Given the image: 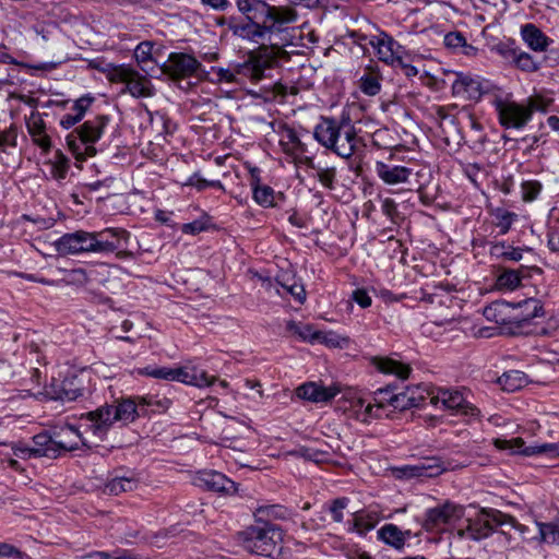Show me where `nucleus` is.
Here are the masks:
<instances>
[{"label":"nucleus","mask_w":559,"mask_h":559,"mask_svg":"<svg viewBox=\"0 0 559 559\" xmlns=\"http://www.w3.org/2000/svg\"><path fill=\"white\" fill-rule=\"evenodd\" d=\"M521 283V276L518 271L506 270L497 278V285L499 288H506L513 290Z\"/></svg>","instance_id":"43"},{"label":"nucleus","mask_w":559,"mask_h":559,"mask_svg":"<svg viewBox=\"0 0 559 559\" xmlns=\"http://www.w3.org/2000/svg\"><path fill=\"white\" fill-rule=\"evenodd\" d=\"M253 199L254 201L264 206L270 207L274 205V190L269 186H253Z\"/></svg>","instance_id":"41"},{"label":"nucleus","mask_w":559,"mask_h":559,"mask_svg":"<svg viewBox=\"0 0 559 559\" xmlns=\"http://www.w3.org/2000/svg\"><path fill=\"white\" fill-rule=\"evenodd\" d=\"M493 444L497 449L508 450L512 454L520 453L526 456H532L536 454L548 453L552 456H559V448L552 443H543L525 447L524 440L522 438H513L511 440L495 439Z\"/></svg>","instance_id":"13"},{"label":"nucleus","mask_w":559,"mask_h":559,"mask_svg":"<svg viewBox=\"0 0 559 559\" xmlns=\"http://www.w3.org/2000/svg\"><path fill=\"white\" fill-rule=\"evenodd\" d=\"M297 17L298 14L293 8L266 4L264 21L271 22L267 24V26H272L271 34L283 32L284 25L296 22Z\"/></svg>","instance_id":"23"},{"label":"nucleus","mask_w":559,"mask_h":559,"mask_svg":"<svg viewBox=\"0 0 559 559\" xmlns=\"http://www.w3.org/2000/svg\"><path fill=\"white\" fill-rule=\"evenodd\" d=\"M521 35L523 40L534 51H545L551 43V39H549L537 26L531 23L522 26Z\"/></svg>","instance_id":"29"},{"label":"nucleus","mask_w":559,"mask_h":559,"mask_svg":"<svg viewBox=\"0 0 559 559\" xmlns=\"http://www.w3.org/2000/svg\"><path fill=\"white\" fill-rule=\"evenodd\" d=\"M512 56L516 67L523 71L535 72L539 69V63L536 62L527 52L516 53L515 51H512Z\"/></svg>","instance_id":"45"},{"label":"nucleus","mask_w":559,"mask_h":559,"mask_svg":"<svg viewBox=\"0 0 559 559\" xmlns=\"http://www.w3.org/2000/svg\"><path fill=\"white\" fill-rule=\"evenodd\" d=\"M146 415L147 412L141 405L140 397H127L116 401L115 404L106 403L95 411L83 414L82 418L90 423L87 427L93 436L103 440L116 421L126 425Z\"/></svg>","instance_id":"1"},{"label":"nucleus","mask_w":559,"mask_h":559,"mask_svg":"<svg viewBox=\"0 0 559 559\" xmlns=\"http://www.w3.org/2000/svg\"><path fill=\"white\" fill-rule=\"evenodd\" d=\"M521 307L524 308L523 318L521 320L523 323L544 314L543 306L537 299H526L523 301V304H521Z\"/></svg>","instance_id":"44"},{"label":"nucleus","mask_w":559,"mask_h":559,"mask_svg":"<svg viewBox=\"0 0 559 559\" xmlns=\"http://www.w3.org/2000/svg\"><path fill=\"white\" fill-rule=\"evenodd\" d=\"M141 405H143L144 409L147 412V407L152 408V412L163 413L167 411L171 404L168 399H156L153 396H143L140 397Z\"/></svg>","instance_id":"50"},{"label":"nucleus","mask_w":559,"mask_h":559,"mask_svg":"<svg viewBox=\"0 0 559 559\" xmlns=\"http://www.w3.org/2000/svg\"><path fill=\"white\" fill-rule=\"evenodd\" d=\"M439 304L441 309L433 314V323L440 326L452 323L455 320V310L451 306L445 305L442 300H440Z\"/></svg>","instance_id":"46"},{"label":"nucleus","mask_w":559,"mask_h":559,"mask_svg":"<svg viewBox=\"0 0 559 559\" xmlns=\"http://www.w3.org/2000/svg\"><path fill=\"white\" fill-rule=\"evenodd\" d=\"M183 186L194 187L198 191H202L206 188H217L219 190H225L224 185L219 180H207L202 178L198 173L193 174L188 178Z\"/></svg>","instance_id":"42"},{"label":"nucleus","mask_w":559,"mask_h":559,"mask_svg":"<svg viewBox=\"0 0 559 559\" xmlns=\"http://www.w3.org/2000/svg\"><path fill=\"white\" fill-rule=\"evenodd\" d=\"M453 94L468 100L479 99L483 94V85L478 78L469 74L457 73L452 84Z\"/></svg>","instance_id":"24"},{"label":"nucleus","mask_w":559,"mask_h":559,"mask_svg":"<svg viewBox=\"0 0 559 559\" xmlns=\"http://www.w3.org/2000/svg\"><path fill=\"white\" fill-rule=\"evenodd\" d=\"M316 343L324 344L331 348H347L350 344V338L333 331L323 332L318 330Z\"/></svg>","instance_id":"36"},{"label":"nucleus","mask_w":559,"mask_h":559,"mask_svg":"<svg viewBox=\"0 0 559 559\" xmlns=\"http://www.w3.org/2000/svg\"><path fill=\"white\" fill-rule=\"evenodd\" d=\"M313 169H317V177L323 187L328 189L334 188L336 177V170L334 167L319 168L314 166Z\"/></svg>","instance_id":"53"},{"label":"nucleus","mask_w":559,"mask_h":559,"mask_svg":"<svg viewBox=\"0 0 559 559\" xmlns=\"http://www.w3.org/2000/svg\"><path fill=\"white\" fill-rule=\"evenodd\" d=\"M52 436H61L59 437L62 443L67 447H58L59 453L62 451H74L79 449L80 443L83 445H87L85 439L82 437L81 432L71 425H64L59 428L52 429Z\"/></svg>","instance_id":"28"},{"label":"nucleus","mask_w":559,"mask_h":559,"mask_svg":"<svg viewBox=\"0 0 559 559\" xmlns=\"http://www.w3.org/2000/svg\"><path fill=\"white\" fill-rule=\"evenodd\" d=\"M460 516L461 509L455 504L447 502L442 506L429 509L426 512L423 526L427 531L440 530L442 526Z\"/></svg>","instance_id":"15"},{"label":"nucleus","mask_w":559,"mask_h":559,"mask_svg":"<svg viewBox=\"0 0 559 559\" xmlns=\"http://www.w3.org/2000/svg\"><path fill=\"white\" fill-rule=\"evenodd\" d=\"M138 374L141 376H147L155 379H163L167 381H173L174 374H173V368L168 367H158V368H152V367H145L140 368L136 370Z\"/></svg>","instance_id":"47"},{"label":"nucleus","mask_w":559,"mask_h":559,"mask_svg":"<svg viewBox=\"0 0 559 559\" xmlns=\"http://www.w3.org/2000/svg\"><path fill=\"white\" fill-rule=\"evenodd\" d=\"M495 254L501 255L510 261H520L522 259V250L518 248H508L504 250L503 246L493 247Z\"/></svg>","instance_id":"55"},{"label":"nucleus","mask_w":559,"mask_h":559,"mask_svg":"<svg viewBox=\"0 0 559 559\" xmlns=\"http://www.w3.org/2000/svg\"><path fill=\"white\" fill-rule=\"evenodd\" d=\"M80 559H134L129 555H117L112 556L106 551H93L87 555L82 556Z\"/></svg>","instance_id":"63"},{"label":"nucleus","mask_w":559,"mask_h":559,"mask_svg":"<svg viewBox=\"0 0 559 559\" xmlns=\"http://www.w3.org/2000/svg\"><path fill=\"white\" fill-rule=\"evenodd\" d=\"M152 49L153 44L151 41H142L136 46L134 57L139 64L143 66L152 60Z\"/></svg>","instance_id":"54"},{"label":"nucleus","mask_w":559,"mask_h":559,"mask_svg":"<svg viewBox=\"0 0 559 559\" xmlns=\"http://www.w3.org/2000/svg\"><path fill=\"white\" fill-rule=\"evenodd\" d=\"M341 392L337 385L323 386L316 382H308L297 388L299 399L313 403H325L334 399Z\"/></svg>","instance_id":"21"},{"label":"nucleus","mask_w":559,"mask_h":559,"mask_svg":"<svg viewBox=\"0 0 559 559\" xmlns=\"http://www.w3.org/2000/svg\"><path fill=\"white\" fill-rule=\"evenodd\" d=\"M48 433H38L33 438L34 447L31 449H21V453L33 456L57 457L60 455L58 447H67L59 438Z\"/></svg>","instance_id":"18"},{"label":"nucleus","mask_w":559,"mask_h":559,"mask_svg":"<svg viewBox=\"0 0 559 559\" xmlns=\"http://www.w3.org/2000/svg\"><path fill=\"white\" fill-rule=\"evenodd\" d=\"M542 186L537 181H526L522 185L523 199L525 201L534 200L540 192Z\"/></svg>","instance_id":"56"},{"label":"nucleus","mask_w":559,"mask_h":559,"mask_svg":"<svg viewBox=\"0 0 559 559\" xmlns=\"http://www.w3.org/2000/svg\"><path fill=\"white\" fill-rule=\"evenodd\" d=\"M349 502V499L346 497L336 498L332 500V502L329 506V511L331 513L332 519L335 522H342L343 521V511L347 508Z\"/></svg>","instance_id":"52"},{"label":"nucleus","mask_w":559,"mask_h":559,"mask_svg":"<svg viewBox=\"0 0 559 559\" xmlns=\"http://www.w3.org/2000/svg\"><path fill=\"white\" fill-rule=\"evenodd\" d=\"M378 411L379 409H377L376 402H373V403L369 402L367 404L365 403V406L357 415V418L364 423H367L370 418H376V417L380 416L378 414Z\"/></svg>","instance_id":"61"},{"label":"nucleus","mask_w":559,"mask_h":559,"mask_svg":"<svg viewBox=\"0 0 559 559\" xmlns=\"http://www.w3.org/2000/svg\"><path fill=\"white\" fill-rule=\"evenodd\" d=\"M409 401L411 400L408 399V395L405 391L400 392V393H394L392 407L394 409H399V411H405V409L413 408L414 406L412 405V403Z\"/></svg>","instance_id":"60"},{"label":"nucleus","mask_w":559,"mask_h":559,"mask_svg":"<svg viewBox=\"0 0 559 559\" xmlns=\"http://www.w3.org/2000/svg\"><path fill=\"white\" fill-rule=\"evenodd\" d=\"M550 104V99H546L542 95H534L528 98H526L525 103H523L526 110L530 111V118L532 119V116L534 111H542L545 112Z\"/></svg>","instance_id":"48"},{"label":"nucleus","mask_w":559,"mask_h":559,"mask_svg":"<svg viewBox=\"0 0 559 559\" xmlns=\"http://www.w3.org/2000/svg\"><path fill=\"white\" fill-rule=\"evenodd\" d=\"M369 45L376 50V55L382 62L393 64L400 61L401 46L386 33H380L369 37Z\"/></svg>","instance_id":"17"},{"label":"nucleus","mask_w":559,"mask_h":559,"mask_svg":"<svg viewBox=\"0 0 559 559\" xmlns=\"http://www.w3.org/2000/svg\"><path fill=\"white\" fill-rule=\"evenodd\" d=\"M283 288L289 293L297 301L302 304L306 299V292L302 285L300 284H292V285H283Z\"/></svg>","instance_id":"64"},{"label":"nucleus","mask_w":559,"mask_h":559,"mask_svg":"<svg viewBox=\"0 0 559 559\" xmlns=\"http://www.w3.org/2000/svg\"><path fill=\"white\" fill-rule=\"evenodd\" d=\"M206 229V223L202 219H197L192 223H187L181 226L183 234L197 235Z\"/></svg>","instance_id":"62"},{"label":"nucleus","mask_w":559,"mask_h":559,"mask_svg":"<svg viewBox=\"0 0 559 559\" xmlns=\"http://www.w3.org/2000/svg\"><path fill=\"white\" fill-rule=\"evenodd\" d=\"M498 383L504 391L513 392L526 384V376L519 370H510L498 378Z\"/></svg>","instance_id":"35"},{"label":"nucleus","mask_w":559,"mask_h":559,"mask_svg":"<svg viewBox=\"0 0 559 559\" xmlns=\"http://www.w3.org/2000/svg\"><path fill=\"white\" fill-rule=\"evenodd\" d=\"M376 173L384 183L393 186L407 182L408 178L413 174V169L405 166L389 165L384 162H377Z\"/></svg>","instance_id":"25"},{"label":"nucleus","mask_w":559,"mask_h":559,"mask_svg":"<svg viewBox=\"0 0 559 559\" xmlns=\"http://www.w3.org/2000/svg\"><path fill=\"white\" fill-rule=\"evenodd\" d=\"M280 146L283 153L295 164H305L314 168L311 157L304 156L307 151L306 144L301 142L297 132L287 126H284L280 132Z\"/></svg>","instance_id":"10"},{"label":"nucleus","mask_w":559,"mask_h":559,"mask_svg":"<svg viewBox=\"0 0 559 559\" xmlns=\"http://www.w3.org/2000/svg\"><path fill=\"white\" fill-rule=\"evenodd\" d=\"M465 37L461 33L452 32L444 36V45L448 48L461 49L465 46Z\"/></svg>","instance_id":"57"},{"label":"nucleus","mask_w":559,"mask_h":559,"mask_svg":"<svg viewBox=\"0 0 559 559\" xmlns=\"http://www.w3.org/2000/svg\"><path fill=\"white\" fill-rule=\"evenodd\" d=\"M314 139L325 148L342 158L352 157L361 145V139L349 122H336L332 118H322L313 131Z\"/></svg>","instance_id":"2"},{"label":"nucleus","mask_w":559,"mask_h":559,"mask_svg":"<svg viewBox=\"0 0 559 559\" xmlns=\"http://www.w3.org/2000/svg\"><path fill=\"white\" fill-rule=\"evenodd\" d=\"M136 486L138 481L132 477H116L106 485V491L112 495H119L132 491Z\"/></svg>","instance_id":"38"},{"label":"nucleus","mask_w":559,"mask_h":559,"mask_svg":"<svg viewBox=\"0 0 559 559\" xmlns=\"http://www.w3.org/2000/svg\"><path fill=\"white\" fill-rule=\"evenodd\" d=\"M280 50V48L261 46L257 53H251L247 61L237 64L234 69L212 68V71L217 83H237V75L259 81L263 78L265 69L273 66Z\"/></svg>","instance_id":"3"},{"label":"nucleus","mask_w":559,"mask_h":559,"mask_svg":"<svg viewBox=\"0 0 559 559\" xmlns=\"http://www.w3.org/2000/svg\"><path fill=\"white\" fill-rule=\"evenodd\" d=\"M381 81L380 72L374 68L368 67L359 79V88L364 94L374 96L381 91Z\"/></svg>","instance_id":"32"},{"label":"nucleus","mask_w":559,"mask_h":559,"mask_svg":"<svg viewBox=\"0 0 559 559\" xmlns=\"http://www.w3.org/2000/svg\"><path fill=\"white\" fill-rule=\"evenodd\" d=\"M393 388L391 385H388L385 388L378 389L373 393V402H376L377 409H382L385 406L393 404Z\"/></svg>","instance_id":"49"},{"label":"nucleus","mask_w":559,"mask_h":559,"mask_svg":"<svg viewBox=\"0 0 559 559\" xmlns=\"http://www.w3.org/2000/svg\"><path fill=\"white\" fill-rule=\"evenodd\" d=\"M236 4L248 21L264 19L267 4L264 0H236Z\"/></svg>","instance_id":"34"},{"label":"nucleus","mask_w":559,"mask_h":559,"mask_svg":"<svg viewBox=\"0 0 559 559\" xmlns=\"http://www.w3.org/2000/svg\"><path fill=\"white\" fill-rule=\"evenodd\" d=\"M431 405L436 407L441 406L444 409L465 416L476 417L479 415L478 408L472 405L463 394L456 390H433Z\"/></svg>","instance_id":"8"},{"label":"nucleus","mask_w":559,"mask_h":559,"mask_svg":"<svg viewBox=\"0 0 559 559\" xmlns=\"http://www.w3.org/2000/svg\"><path fill=\"white\" fill-rule=\"evenodd\" d=\"M83 381L76 376L63 379L60 382L52 383L48 394L53 400L75 401L84 394Z\"/></svg>","instance_id":"20"},{"label":"nucleus","mask_w":559,"mask_h":559,"mask_svg":"<svg viewBox=\"0 0 559 559\" xmlns=\"http://www.w3.org/2000/svg\"><path fill=\"white\" fill-rule=\"evenodd\" d=\"M107 79L111 83L124 84L121 93H129L134 98L152 97L155 94L151 80L126 64L112 67L107 73Z\"/></svg>","instance_id":"6"},{"label":"nucleus","mask_w":559,"mask_h":559,"mask_svg":"<svg viewBox=\"0 0 559 559\" xmlns=\"http://www.w3.org/2000/svg\"><path fill=\"white\" fill-rule=\"evenodd\" d=\"M408 395L409 402L414 407L423 406L427 400H429V404H431V396L433 394V390H430L426 386H409L405 390Z\"/></svg>","instance_id":"40"},{"label":"nucleus","mask_w":559,"mask_h":559,"mask_svg":"<svg viewBox=\"0 0 559 559\" xmlns=\"http://www.w3.org/2000/svg\"><path fill=\"white\" fill-rule=\"evenodd\" d=\"M26 127L29 135L34 143H36L44 151H49L51 147V141L49 135L46 133V124L38 112H32L26 119Z\"/></svg>","instance_id":"27"},{"label":"nucleus","mask_w":559,"mask_h":559,"mask_svg":"<svg viewBox=\"0 0 559 559\" xmlns=\"http://www.w3.org/2000/svg\"><path fill=\"white\" fill-rule=\"evenodd\" d=\"M493 104L500 124L507 129H521L531 121L530 111L523 103L497 98Z\"/></svg>","instance_id":"9"},{"label":"nucleus","mask_w":559,"mask_h":559,"mask_svg":"<svg viewBox=\"0 0 559 559\" xmlns=\"http://www.w3.org/2000/svg\"><path fill=\"white\" fill-rule=\"evenodd\" d=\"M447 471V466L443 465L437 459L426 460L415 465H404L393 469L396 478L411 479L416 477H436Z\"/></svg>","instance_id":"14"},{"label":"nucleus","mask_w":559,"mask_h":559,"mask_svg":"<svg viewBox=\"0 0 559 559\" xmlns=\"http://www.w3.org/2000/svg\"><path fill=\"white\" fill-rule=\"evenodd\" d=\"M288 454L296 455V456H302L307 460L319 462L322 460V456L324 455L323 451H314L309 448H299L298 450L292 451Z\"/></svg>","instance_id":"59"},{"label":"nucleus","mask_w":559,"mask_h":559,"mask_svg":"<svg viewBox=\"0 0 559 559\" xmlns=\"http://www.w3.org/2000/svg\"><path fill=\"white\" fill-rule=\"evenodd\" d=\"M107 123L108 118L106 116H97L92 120L85 121L68 136L69 146L73 152H76L78 146L75 144V139H73V134L75 133L76 138L85 145L83 153L84 157L94 156L96 154V148L93 144L100 139Z\"/></svg>","instance_id":"7"},{"label":"nucleus","mask_w":559,"mask_h":559,"mask_svg":"<svg viewBox=\"0 0 559 559\" xmlns=\"http://www.w3.org/2000/svg\"><path fill=\"white\" fill-rule=\"evenodd\" d=\"M195 483L207 490L231 495L237 491L236 484L224 474L216 471H203L198 473Z\"/></svg>","instance_id":"19"},{"label":"nucleus","mask_w":559,"mask_h":559,"mask_svg":"<svg viewBox=\"0 0 559 559\" xmlns=\"http://www.w3.org/2000/svg\"><path fill=\"white\" fill-rule=\"evenodd\" d=\"M243 547L252 554L278 559L282 552L283 532L269 522L249 526L243 533Z\"/></svg>","instance_id":"4"},{"label":"nucleus","mask_w":559,"mask_h":559,"mask_svg":"<svg viewBox=\"0 0 559 559\" xmlns=\"http://www.w3.org/2000/svg\"><path fill=\"white\" fill-rule=\"evenodd\" d=\"M344 400L349 403V407L353 409V412L356 414V416L359 414V412L365 406V399L362 397L361 393L357 390L349 389L347 390L344 395Z\"/></svg>","instance_id":"51"},{"label":"nucleus","mask_w":559,"mask_h":559,"mask_svg":"<svg viewBox=\"0 0 559 559\" xmlns=\"http://www.w3.org/2000/svg\"><path fill=\"white\" fill-rule=\"evenodd\" d=\"M201 63L191 55L173 52L167 61L162 64L160 70L173 80L186 79L193 75Z\"/></svg>","instance_id":"12"},{"label":"nucleus","mask_w":559,"mask_h":559,"mask_svg":"<svg viewBox=\"0 0 559 559\" xmlns=\"http://www.w3.org/2000/svg\"><path fill=\"white\" fill-rule=\"evenodd\" d=\"M230 28L234 35L258 43L260 39H263L266 34H271L272 26H267L266 21H263L261 24L257 23L255 20H251L243 24L231 25Z\"/></svg>","instance_id":"26"},{"label":"nucleus","mask_w":559,"mask_h":559,"mask_svg":"<svg viewBox=\"0 0 559 559\" xmlns=\"http://www.w3.org/2000/svg\"><path fill=\"white\" fill-rule=\"evenodd\" d=\"M286 331L302 342L310 344H316L317 342L318 330L312 324L290 320L286 323Z\"/></svg>","instance_id":"33"},{"label":"nucleus","mask_w":559,"mask_h":559,"mask_svg":"<svg viewBox=\"0 0 559 559\" xmlns=\"http://www.w3.org/2000/svg\"><path fill=\"white\" fill-rule=\"evenodd\" d=\"M173 381L198 388L209 386L215 381V377H210L206 371L189 365L173 368Z\"/></svg>","instance_id":"22"},{"label":"nucleus","mask_w":559,"mask_h":559,"mask_svg":"<svg viewBox=\"0 0 559 559\" xmlns=\"http://www.w3.org/2000/svg\"><path fill=\"white\" fill-rule=\"evenodd\" d=\"M286 514V511L276 504L272 506H261L255 509L254 516L258 522L264 524V522H269L272 519H283Z\"/></svg>","instance_id":"39"},{"label":"nucleus","mask_w":559,"mask_h":559,"mask_svg":"<svg viewBox=\"0 0 559 559\" xmlns=\"http://www.w3.org/2000/svg\"><path fill=\"white\" fill-rule=\"evenodd\" d=\"M374 526L373 522L367 521L366 516L361 512H356L353 521V530L362 534L370 531Z\"/></svg>","instance_id":"58"},{"label":"nucleus","mask_w":559,"mask_h":559,"mask_svg":"<svg viewBox=\"0 0 559 559\" xmlns=\"http://www.w3.org/2000/svg\"><path fill=\"white\" fill-rule=\"evenodd\" d=\"M94 245L95 253H112L121 247L122 240L126 241L129 233L121 228H106L95 231Z\"/></svg>","instance_id":"16"},{"label":"nucleus","mask_w":559,"mask_h":559,"mask_svg":"<svg viewBox=\"0 0 559 559\" xmlns=\"http://www.w3.org/2000/svg\"><path fill=\"white\" fill-rule=\"evenodd\" d=\"M372 365L382 373L394 374L400 379H407L411 373L409 366L388 357H373Z\"/></svg>","instance_id":"30"},{"label":"nucleus","mask_w":559,"mask_h":559,"mask_svg":"<svg viewBox=\"0 0 559 559\" xmlns=\"http://www.w3.org/2000/svg\"><path fill=\"white\" fill-rule=\"evenodd\" d=\"M496 527L514 528L524 533V526L510 515L498 510L483 509L472 519H468L466 535L475 540L488 537Z\"/></svg>","instance_id":"5"},{"label":"nucleus","mask_w":559,"mask_h":559,"mask_svg":"<svg viewBox=\"0 0 559 559\" xmlns=\"http://www.w3.org/2000/svg\"><path fill=\"white\" fill-rule=\"evenodd\" d=\"M378 538L396 549H401L406 540V537L411 535L409 531L402 532L394 524H385L378 531Z\"/></svg>","instance_id":"31"},{"label":"nucleus","mask_w":559,"mask_h":559,"mask_svg":"<svg viewBox=\"0 0 559 559\" xmlns=\"http://www.w3.org/2000/svg\"><path fill=\"white\" fill-rule=\"evenodd\" d=\"M539 539L547 544H559V516L551 522H537Z\"/></svg>","instance_id":"37"},{"label":"nucleus","mask_w":559,"mask_h":559,"mask_svg":"<svg viewBox=\"0 0 559 559\" xmlns=\"http://www.w3.org/2000/svg\"><path fill=\"white\" fill-rule=\"evenodd\" d=\"M56 249L60 254L95 253L94 234L76 230L64 234L56 241Z\"/></svg>","instance_id":"11"}]
</instances>
